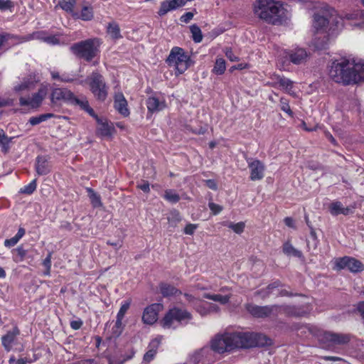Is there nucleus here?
Returning <instances> with one entry per match:
<instances>
[{
	"label": "nucleus",
	"instance_id": "obj_1",
	"mask_svg": "<svg viewBox=\"0 0 364 364\" xmlns=\"http://www.w3.org/2000/svg\"><path fill=\"white\" fill-rule=\"evenodd\" d=\"M330 77L337 83L353 85L364 81V64L354 63L341 58L332 63L329 70Z\"/></svg>",
	"mask_w": 364,
	"mask_h": 364
},
{
	"label": "nucleus",
	"instance_id": "obj_2",
	"mask_svg": "<svg viewBox=\"0 0 364 364\" xmlns=\"http://www.w3.org/2000/svg\"><path fill=\"white\" fill-rule=\"evenodd\" d=\"M287 4L279 0H255L253 11L255 16L264 22L280 26L288 19Z\"/></svg>",
	"mask_w": 364,
	"mask_h": 364
},
{
	"label": "nucleus",
	"instance_id": "obj_3",
	"mask_svg": "<svg viewBox=\"0 0 364 364\" xmlns=\"http://www.w3.org/2000/svg\"><path fill=\"white\" fill-rule=\"evenodd\" d=\"M287 313L289 315L294 316H302L304 312H301L295 306H280L278 305H270V306H257L254 304H248L247 306V310L253 316L257 318H266L271 315H277L281 310Z\"/></svg>",
	"mask_w": 364,
	"mask_h": 364
},
{
	"label": "nucleus",
	"instance_id": "obj_4",
	"mask_svg": "<svg viewBox=\"0 0 364 364\" xmlns=\"http://www.w3.org/2000/svg\"><path fill=\"white\" fill-rule=\"evenodd\" d=\"M100 44L97 38H88L73 44L70 49L77 58L90 62L97 55Z\"/></svg>",
	"mask_w": 364,
	"mask_h": 364
},
{
	"label": "nucleus",
	"instance_id": "obj_5",
	"mask_svg": "<svg viewBox=\"0 0 364 364\" xmlns=\"http://www.w3.org/2000/svg\"><path fill=\"white\" fill-rule=\"evenodd\" d=\"M240 332L217 336L212 341L211 348L219 353L234 348H242Z\"/></svg>",
	"mask_w": 364,
	"mask_h": 364
},
{
	"label": "nucleus",
	"instance_id": "obj_6",
	"mask_svg": "<svg viewBox=\"0 0 364 364\" xmlns=\"http://www.w3.org/2000/svg\"><path fill=\"white\" fill-rule=\"evenodd\" d=\"M166 63L170 67L176 70V75L183 74L191 65V58L184 50L179 47H173L166 59Z\"/></svg>",
	"mask_w": 364,
	"mask_h": 364
},
{
	"label": "nucleus",
	"instance_id": "obj_7",
	"mask_svg": "<svg viewBox=\"0 0 364 364\" xmlns=\"http://www.w3.org/2000/svg\"><path fill=\"white\" fill-rule=\"evenodd\" d=\"M330 20L328 19V9L316 13L314 15L313 26L316 29V33H324V40L319 43L316 38L315 41V46L318 49H324L328 41V36L330 33L327 31Z\"/></svg>",
	"mask_w": 364,
	"mask_h": 364
},
{
	"label": "nucleus",
	"instance_id": "obj_8",
	"mask_svg": "<svg viewBox=\"0 0 364 364\" xmlns=\"http://www.w3.org/2000/svg\"><path fill=\"white\" fill-rule=\"evenodd\" d=\"M87 81L95 99L105 102L108 95V87L104 77L99 72L94 71L87 77Z\"/></svg>",
	"mask_w": 364,
	"mask_h": 364
},
{
	"label": "nucleus",
	"instance_id": "obj_9",
	"mask_svg": "<svg viewBox=\"0 0 364 364\" xmlns=\"http://www.w3.org/2000/svg\"><path fill=\"white\" fill-rule=\"evenodd\" d=\"M192 318L191 313L179 308H173L164 317L161 323L164 328H176V323L188 321Z\"/></svg>",
	"mask_w": 364,
	"mask_h": 364
},
{
	"label": "nucleus",
	"instance_id": "obj_10",
	"mask_svg": "<svg viewBox=\"0 0 364 364\" xmlns=\"http://www.w3.org/2000/svg\"><path fill=\"white\" fill-rule=\"evenodd\" d=\"M242 348L269 346L272 344L271 338L258 333L240 332Z\"/></svg>",
	"mask_w": 364,
	"mask_h": 364
},
{
	"label": "nucleus",
	"instance_id": "obj_11",
	"mask_svg": "<svg viewBox=\"0 0 364 364\" xmlns=\"http://www.w3.org/2000/svg\"><path fill=\"white\" fill-rule=\"evenodd\" d=\"M47 95L48 87L47 85H43L38 89V92L33 93L31 97H21L19 104L21 106H27L32 109H36L41 105Z\"/></svg>",
	"mask_w": 364,
	"mask_h": 364
},
{
	"label": "nucleus",
	"instance_id": "obj_12",
	"mask_svg": "<svg viewBox=\"0 0 364 364\" xmlns=\"http://www.w3.org/2000/svg\"><path fill=\"white\" fill-rule=\"evenodd\" d=\"M335 268L339 270L347 268L350 272L359 273L363 271L364 264L354 257L345 256L336 259Z\"/></svg>",
	"mask_w": 364,
	"mask_h": 364
},
{
	"label": "nucleus",
	"instance_id": "obj_13",
	"mask_svg": "<svg viewBox=\"0 0 364 364\" xmlns=\"http://www.w3.org/2000/svg\"><path fill=\"white\" fill-rule=\"evenodd\" d=\"M352 337V335L350 333L325 331L321 335V341L323 343H328V346L335 345L341 346L348 344L350 341Z\"/></svg>",
	"mask_w": 364,
	"mask_h": 364
},
{
	"label": "nucleus",
	"instance_id": "obj_14",
	"mask_svg": "<svg viewBox=\"0 0 364 364\" xmlns=\"http://www.w3.org/2000/svg\"><path fill=\"white\" fill-rule=\"evenodd\" d=\"M246 161L250 171V180L253 181L262 180L264 176L265 166L264 163L252 158H247Z\"/></svg>",
	"mask_w": 364,
	"mask_h": 364
},
{
	"label": "nucleus",
	"instance_id": "obj_15",
	"mask_svg": "<svg viewBox=\"0 0 364 364\" xmlns=\"http://www.w3.org/2000/svg\"><path fill=\"white\" fill-rule=\"evenodd\" d=\"M74 95V93L67 88H53L50 93V102L53 105L58 104V102L70 105Z\"/></svg>",
	"mask_w": 364,
	"mask_h": 364
},
{
	"label": "nucleus",
	"instance_id": "obj_16",
	"mask_svg": "<svg viewBox=\"0 0 364 364\" xmlns=\"http://www.w3.org/2000/svg\"><path fill=\"white\" fill-rule=\"evenodd\" d=\"M162 309L160 304H152L145 308L142 315V321L146 324H154L158 319V313Z\"/></svg>",
	"mask_w": 364,
	"mask_h": 364
},
{
	"label": "nucleus",
	"instance_id": "obj_17",
	"mask_svg": "<svg viewBox=\"0 0 364 364\" xmlns=\"http://www.w3.org/2000/svg\"><path fill=\"white\" fill-rule=\"evenodd\" d=\"M97 122V127L96 129V134L98 136L105 138V137H111L113 133L115 132V129L113 127L112 124H109L107 119H102L99 118L96 114V117H94Z\"/></svg>",
	"mask_w": 364,
	"mask_h": 364
},
{
	"label": "nucleus",
	"instance_id": "obj_18",
	"mask_svg": "<svg viewBox=\"0 0 364 364\" xmlns=\"http://www.w3.org/2000/svg\"><path fill=\"white\" fill-rule=\"evenodd\" d=\"M328 19L330 20L328 26V33L334 34L338 30L343 28L344 19L337 15L336 11L333 9H328Z\"/></svg>",
	"mask_w": 364,
	"mask_h": 364
},
{
	"label": "nucleus",
	"instance_id": "obj_19",
	"mask_svg": "<svg viewBox=\"0 0 364 364\" xmlns=\"http://www.w3.org/2000/svg\"><path fill=\"white\" fill-rule=\"evenodd\" d=\"M20 334V330L15 326L12 330L9 331L1 337V344L7 352L11 350L13 346L16 343L17 336Z\"/></svg>",
	"mask_w": 364,
	"mask_h": 364
},
{
	"label": "nucleus",
	"instance_id": "obj_20",
	"mask_svg": "<svg viewBox=\"0 0 364 364\" xmlns=\"http://www.w3.org/2000/svg\"><path fill=\"white\" fill-rule=\"evenodd\" d=\"M114 107L124 117H128L130 114L127 101L121 92L115 93L114 96Z\"/></svg>",
	"mask_w": 364,
	"mask_h": 364
},
{
	"label": "nucleus",
	"instance_id": "obj_21",
	"mask_svg": "<svg viewBox=\"0 0 364 364\" xmlns=\"http://www.w3.org/2000/svg\"><path fill=\"white\" fill-rule=\"evenodd\" d=\"M162 339L163 336H158L150 341L147 348L148 350L144 354L143 358L144 363H149L154 360L161 345Z\"/></svg>",
	"mask_w": 364,
	"mask_h": 364
},
{
	"label": "nucleus",
	"instance_id": "obj_22",
	"mask_svg": "<svg viewBox=\"0 0 364 364\" xmlns=\"http://www.w3.org/2000/svg\"><path fill=\"white\" fill-rule=\"evenodd\" d=\"M36 171L38 175H47L50 172L51 166L47 156H38L36 159Z\"/></svg>",
	"mask_w": 364,
	"mask_h": 364
},
{
	"label": "nucleus",
	"instance_id": "obj_23",
	"mask_svg": "<svg viewBox=\"0 0 364 364\" xmlns=\"http://www.w3.org/2000/svg\"><path fill=\"white\" fill-rule=\"evenodd\" d=\"M70 105L75 106H79L82 110L87 112L92 117H96L95 111L92 107H90L89 102L85 97L78 98L74 95Z\"/></svg>",
	"mask_w": 364,
	"mask_h": 364
},
{
	"label": "nucleus",
	"instance_id": "obj_24",
	"mask_svg": "<svg viewBox=\"0 0 364 364\" xmlns=\"http://www.w3.org/2000/svg\"><path fill=\"white\" fill-rule=\"evenodd\" d=\"M282 287V284L279 280L274 281L269 284L266 288L257 291L255 294L260 296L262 299H266L273 293V291L279 287Z\"/></svg>",
	"mask_w": 364,
	"mask_h": 364
},
{
	"label": "nucleus",
	"instance_id": "obj_25",
	"mask_svg": "<svg viewBox=\"0 0 364 364\" xmlns=\"http://www.w3.org/2000/svg\"><path fill=\"white\" fill-rule=\"evenodd\" d=\"M307 58V53L303 48L296 49L289 54V58L291 63L299 65L304 63Z\"/></svg>",
	"mask_w": 364,
	"mask_h": 364
},
{
	"label": "nucleus",
	"instance_id": "obj_26",
	"mask_svg": "<svg viewBox=\"0 0 364 364\" xmlns=\"http://www.w3.org/2000/svg\"><path fill=\"white\" fill-rule=\"evenodd\" d=\"M146 104L148 110L151 112H159L166 106L164 102H161L158 98L154 97H149Z\"/></svg>",
	"mask_w": 364,
	"mask_h": 364
},
{
	"label": "nucleus",
	"instance_id": "obj_27",
	"mask_svg": "<svg viewBox=\"0 0 364 364\" xmlns=\"http://www.w3.org/2000/svg\"><path fill=\"white\" fill-rule=\"evenodd\" d=\"M76 0H59V6L66 12L70 13L75 19H78L79 14L73 10Z\"/></svg>",
	"mask_w": 364,
	"mask_h": 364
},
{
	"label": "nucleus",
	"instance_id": "obj_28",
	"mask_svg": "<svg viewBox=\"0 0 364 364\" xmlns=\"http://www.w3.org/2000/svg\"><path fill=\"white\" fill-rule=\"evenodd\" d=\"M107 33L112 40L116 41L122 38L119 26L115 21H112L108 23L107 26Z\"/></svg>",
	"mask_w": 364,
	"mask_h": 364
},
{
	"label": "nucleus",
	"instance_id": "obj_29",
	"mask_svg": "<svg viewBox=\"0 0 364 364\" xmlns=\"http://www.w3.org/2000/svg\"><path fill=\"white\" fill-rule=\"evenodd\" d=\"M160 292L164 297H168L171 296L176 295L177 293L181 294V292L177 289L175 287L171 284L161 282L159 284Z\"/></svg>",
	"mask_w": 364,
	"mask_h": 364
},
{
	"label": "nucleus",
	"instance_id": "obj_30",
	"mask_svg": "<svg viewBox=\"0 0 364 364\" xmlns=\"http://www.w3.org/2000/svg\"><path fill=\"white\" fill-rule=\"evenodd\" d=\"M283 252L287 256H293L298 258L303 257L302 252L294 248L289 242L283 245Z\"/></svg>",
	"mask_w": 364,
	"mask_h": 364
},
{
	"label": "nucleus",
	"instance_id": "obj_31",
	"mask_svg": "<svg viewBox=\"0 0 364 364\" xmlns=\"http://www.w3.org/2000/svg\"><path fill=\"white\" fill-rule=\"evenodd\" d=\"M203 298L219 302L221 304H226L229 302L230 296L228 295L223 296L221 294H211L209 293H205L203 294Z\"/></svg>",
	"mask_w": 364,
	"mask_h": 364
},
{
	"label": "nucleus",
	"instance_id": "obj_32",
	"mask_svg": "<svg viewBox=\"0 0 364 364\" xmlns=\"http://www.w3.org/2000/svg\"><path fill=\"white\" fill-rule=\"evenodd\" d=\"M54 117V114L52 113L42 114L38 116L31 117L29 119L28 122L31 124V125L36 126Z\"/></svg>",
	"mask_w": 364,
	"mask_h": 364
},
{
	"label": "nucleus",
	"instance_id": "obj_33",
	"mask_svg": "<svg viewBox=\"0 0 364 364\" xmlns=\"http://www.w3.org/2000/svg\"><path fill=\"white\" fill-rule=\"evenodd\" d=\"M87 192L89 193V198L92 206L94 208H101L102 206V203L101 201L100 196L95 192L91 188H87Z\"/></svg>",
	"mask_w": 364,
	"mask_h": 364
},
{
	"label": "nucleus",
	"instance_id": "obj_34",
	"mask_svg": "<svg viewBox=\"0 0 364 364\" xmlns=\"http://www.w3.org/2000/svg\"><path fill=\"white\" fill-rule=\"evenodd\" d=\"M208 352V350L205 349H202L196 352L191 358L192 362L194 364H208V360L205 359V356Z\"/></svg>",
	"mask_w": 364,
	"mask_h": 364
},
{
	"label": "nucleus",
	"instance_id": "obj_35",
	"mask_svg": "<svg viewBox=\"0 0 364 364\" xmlns=\"http://www.w3.org/2000/svg\"><path fill=\"white\" fill-rule=\"evenodd\" d=\"M277 83L279 84V85L284 89L287 92H288V93L291 94L290 91L293 88L294 82L288 78L281 77L279 75L277 76Z\"/></svg>",
	"mask_w": 364,
	"mask_h": 364
},
{
	"label": "nucleus",
	"instance_id": "obj_36",
	"mask_svg": "<svg viewBox=\"0 0 364 364\" xmlns=\"http://www.w3.org/2000/svg\"><path fill=\"white\" fill-rule=\"evenodd\" d=\"M225 60L222 58H217L213 69V73L216 75H220L225 73Z\"/></svg>",
	"mask_w": 364,
	"mask_h": 364
},
{
	"label": "nucleus",
	"instance_id": "obj_37",
	"mask_svg": "<svg viewBox=\"0 0 364 364\" xmlns=\"http://www.w3.org/2000/svg\"><path fill=\"white\" fill-rule=\"evenodd\" d=\"M167 219L169 226L175 228L181 220V217L179 212L176 210H174L170 212Z\"/></svg>",
	"mask_w": 364,
	"mask_h": 364
},
{
	"label": "nucleus",
	"instance_id": "obj_38",
	"mask_svg": "<svg viewBox=\"0 0 364 364\" xmlns=\"http://www.w3.org/2000/svg\"><path fill=\"white\" fill-rule=\"evenodd\" d=\"M164 198L167 201L171 203H176L180 200V196L172 189L166 190L164 192Z\"/></svg>",
	"mask_w": 364,
	"mask_h": 364
},
{
	"label": "nucleus",
	"instance_id": "obj_39",
	"mask_svg": "<svg viewBox=\"0 0 364 364\" xmlns=\"http://www.w3.org/2000/svg\"><path fill=\"white\" fill-rule=\"evenodd\" d=\"M12 138L8 137L2 129L0 130V146H1L2 151L6 153L9 149V144L11 141Z\"/></svg>",
	"mask_w": 364,
	"mask_h": 364
},
{
	"label": "nucleus",
	"instance_id": "obj_40",
	"mask_svg": "<svg viewBox=\"0 0 364 364\" xmlns=\"http://www.w3.org/2000/svg\"><path fill=\"white\" fill-rule=\"evenodd\" d=\"M93 18V9L92 6H83L79 18L83 21H90Z\"/></svg>",
	"mask_w": 364,
	"mask_h": 364
},
{
	"label": "nucleus",
	"instance_id": "obj_41",
	"mask_svg": "<svg viewBox=\"0 0 364 364\" xmlns=\"http://www.w3.org/2000/svg\"><path fill=\"white\" fill-rule=\"evenodd\" d=\"M191 32L192 33L193 40L196 43H200L203 40V35L200 28L196 24L191 26Z\"/></svg>",
	"mask_w": 364,
	"mask_h": 364
},
{
	"label": "nucleus",
	"instance_id": "obj_42",
	"mask_svg": "<svg viewBox=\"0 0 364 364\" xmlns=\"http://www.w3.org/2000/svg\"><path fill=\"white\" fill-rule=\"evenodd\" d=\"M123 329H124V326L122 324V319H119V318H117L115 324L112 327V338L119 337L121 335V333H122Z\"/></svg>",
	"mask_w": 364,
	"mask_h": 364
},
{
	"label": "nucleus",
	"instance_id": "obj_43",
	"mask_svg": "<svg viewBox=\"0 0 364 364\" xmlns=\"http://www.w3.org/2000/svg\"><path fill=\"white\" fill-rule=\"evenodd\" d=\"M36 179H33L30 183L21 188L19 191V193L26 195H31L36 191Z\"/></svg>",
	"mask_w": 364,
	"mask_h": 364
},
{
	"label": "nucleus",
	"instance_id": "obj_44",
	"mask_svg": "<svg viewBox=\"0 0 364 364\" xmlns=\"http://www.w3.org/2000/svg\"><path fill=\"white\" fill-rule=\"evenodd\" d=\"M343 205L341 202L336 201L331 203L329 206L330 213L333 215H338L341 214L343 210Z\"/></svg>",
	"mask_w": 364,
	"mask_h": 364
},
{
	"label": "nucleus",
	"instance_id": "obj_45",
	"mask_svg": "<svg viewBox=\"0 0 364 364\" xmlns=\"http://www.w3.org/2000/svg\"><path fill=\"white\" fill-rule=\"evenodd\" d=\"M280 108L281 109L286 112L289 116H293V112L291 111L289 100L285 97H281L280 99Z\"/></svg>",
	"mask_w": 364,
	"mask_h": 364
},
{
	"label": "nucleus",
	"instance_id": "obj_46",
	"mask_svg": "<svg viewBox=\"0 0 364 364\" xmlns=\"http://www.w3.org/2000/svg\"><path fill=\"white\" fill-rule=\"evenodd\" d=\"M205 304H208V302H202L200 301L196 306V310L198 312L201 316H204L210 314L208 308Z\"/></svg>",
	"mask_w": 364,
	"mask_h": 364
},
{
	"label": "nucleus",
	"instance_id": "obj_47",
	"mask_svg": "<svg viewBox=\"0 0 364 364\" xmlns=\"http://www.w3.org/2000/svg\"><path fill=\"white\" fill-rule=\"evenodd\" d=\"M228 228L232 229L235 233L240 234L244 231L245 223L242 222H240L235 224L230 223L228 225Z\"/></svg>",
	"mask_w": 364,
	"mask_h": 364
},
{
	"label": "nucleus",
	"instance_id": "obj_48",
	"mask_svg": "<svg viewBox=\"0 0 364 364\" xmlns=\"http://www.w3.org/2000/svg\"><path fill=\"white\" fill-rule=\"evenodd\" d=\"M43 266L46 267V271L44 272V275L49 276L50 274V268H51V253H48L47 257L44 259L43 262Z\"/></svg>",
	"mask_w": 364,
	"mask_h": 364
},
{
	"label": "nucleus",
	"instance_id": "obj_49",
	"mask_svg": "<svg viewBox=\"0 0 364 364\" xmlns=\"http://www.w3.org/2000/svg\"><path fill=\"white\" fill-rule=\"evenodd\" d=\"M130 306V301H125L120 307L117 313V318L119 319L124 318V316Z\"/></svg>",
	"mask_w": 364,
	"mask_h": 364
},
{
	"label": "nucleus",
	"instance_id": "obj_50",
	"mask_svg": "<svg viewBox=\"0 0 364 364\" xmlns=\"http://www.w3.org/2000/svg\"><path fill=\"white\" fill-rule=\"evenodd\" d=\"M355 309L360 316L362 323L364 325V301L358 302L356 305Z\"/></svg>",
	"mask_w": 364,
	"mask_h": 364
},
{
	"label": "nucleus",
	"instance_id": "obj_51",
	"mask_svg": "<svg viewBox=\"0 0 364 364\" xmlns=\"http://www.w3.org/2000/svg\"><path fill=\"white\" fill-rule=\"evenodd\" d=\"M44 42L50 45H57L60 43V40L56 36H45Z\"/></svg>",
	"mask_w": 364,
	"mask_h": 364
},
{
	"label": "nucleus",
	"instance_id": "obj_52",
	"mask_svg": "<svg viewBox=\"0 0 364 364\" xmlns=\"http://www.w3.org/2000/svg\"><path fill=\"white\" fill-rule=\"evenodd\" d=\"M31 34L32 40H40L44 41L46 32L44 31H39L33 32Z\"/></svg>",
	"mask_w": 364,
	"mask_h": 364
},
{
	"label": "nucleus",
	"instance_id": "obj_53",
	"mask_svg": "<svg viewBox=\"0 0 364 364\" xmlns=\"http://www.w3.org/2000/svg\"><path fill=\"white\" fill-rule=\"evenodd\" d=\"M208 207L214 215L220 213L223 210V207L214 203H209Z\"/></svg>",
	"mask_w": 364,
	"mask_h": 364
},
{
	"label": "nucleus",
	"instance_id": "obj_54",
	"mask_svg": "<svg viewBox=\"0 0 364 364\" xmlns=\"http://www.w3.org/2000/svg\"><path fill=\"white\" fill-rule=\"evenodd\" d=\"M14 6L11 0H0V10L10 9Z\"/></svg>",
	"mask_w": 364,
	"mask_h": 364
},
{
	"label": "nucleus",
	"instance_id": "obj_55",
	"mask_svg": "<svg viewBox=\"0 0 364 364\" xmlns=\"http://www.w3.org/2000/svg\"><path fill=\"white\" fill-rule=\"evenodd\" d=\"M198 225L196 224H188L184 228V232L186 235H192L196 230Z\"/></svg>",
	"mask_w": 364,
	"mask_h": 364
},
{
	"label": "nucleus",
	"instance_id": "obj_56",
	"mask_svg": "<svg viewBox=\"0 0 364 364\" xmlns=\"http://www.w3.org/2000/svg\"><path fill=\"white\" fill-rule=\"evenodd\" d=\"M226 57L232 62L238 61L239 58L235 55L231 48H227L225 49Z\"/></svg>",
	"mask_w": 364,
	"mask_h": 364
},
{
	"label": "nucleus",
	"instance_id": "obj_57",
	"mask_svg": "<svg viewBox=\"0 0 364 364\" xmlns=\"http://www.w3.org/2000/svg\"><path fill=\"white\" fill-rule=\"evenodd\" d=\"M29 85H30V82L28 81L23 82L21 84L16 85L14 87V90L16 92L26 90L28 88Z\"/></svg>",
	"mask_w": 364,
	"mask_h": 364
},
{
	"label": "nucleus",
	"instance_id": "obj_58",
	"mask_svg": "<svg viewBox=\"0 0 364 364\" xmlns=\"http://www.w3.org/2000/svg\"><path fill=\"white\" fill-rule=\"evenodd\" d=\"M18 241L19 240L17 239V237L14 236L10 239L6 240L4 241V245L7 247H11L16 245Z\"/></svg>",
	"mask_w": 364,
	"mask_h": 364
},
{
	"label": "nucleus",
	"instance_id": "obj_59",
	"mask_svg": "<svg viewBox=\"0 0 364 364\" xmlns=\"http://www.w3.org/2000/svg\"><path fill=\"white\" fill-rule=\"evenodd\" d=\"M205 183L209 188H210L213 191H216L218 189V185H217V183L215 181V180H213V179L205 180Z\"/></svg>",
	"mask_w": 364,
	"mask_h": 364
},
{
	"label": "nucleus",
	"instance_id": "obj_60",
	"mask_svg": "<svg viewBox=\"0 0 364 364\" xmlns=\"http://www.w3.org/2000/svg\"><path fill=\"white\" fill-rule=\"evenodd\" d=\"M193 17V14L192 12H186L181 17V21L183 23H188Z\"/></svg>",
	"mask_w": 364,
	"mask_h": 364
},
{
	"label": "nucleus",
	"instance_id": "obj_61",
	"mask_svg": "<svg viewBox=\"0 0 364 364\" xmlns=\"http://www.w3.org/2000/svg\"><path fill=\"white\" fill-rule=\"evenodd\" d=\"M137 188L144 193H149L150 191L149 183L147 181H144L141 184L137 185Z\"/></svg>",
	"mask_w": 364,
	"mask_h": 364
},
{
	"label": "nucleus",
	"instance_id": "obj_62",
	"mask_svg": "<svg viewBox=\"0 0 364 364\" xmlns=\"http://www.w3.org/2000/svg\"><path fill=\"white\" fill-rule=\"evenodd\" d=\"M82 322L80 320L72 321L70 322V327L74 330H78L81 328Z\"/></svg>",
	"mask_w": 364,
	"mask_h": 364
},
{
	"label": "nucleus",
	"instance_id": "obj_63",
	"mask_svg": "<svg viewBox=\"0 0 364 364\" xmlns=\"http://www.w3.org/2000/svg\"><path fill=\"white\" fill-rule=\"evenodd\" d=\"M107 244L114 247L117 250L119 249L122 246V242L119 240H116L115 242L107 240Z\"/></svg>",
	"mask_w": 364,
	"mask_h": 364
},
{
	"label": "nucleus",
	"instance_id": "obj_64",
	"mask_svg": "<svg viewBox=\"0 0 364 364\" xmlns=\"http://www.w3.org/2000/svg\"><path fill=\"white\" fill-rule=\"evenodd\" d=\"M16 251L17 252L18 255L21 257V259H23L25 257L27 253V251L24 250V248L22 246H18L16 249Z\"/></svg>",
	"mask_w": 364,
	"mask_h": 364
}]
</instances>
